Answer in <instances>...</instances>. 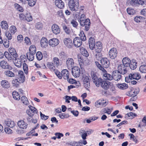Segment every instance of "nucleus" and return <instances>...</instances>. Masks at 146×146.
Listing matches in <instances>:
<instances>
[{"label": "nucleus", "mask_w": 146, "mask_h": 146, "mask_svg": "<svg viewBox=\"0 0 146 146\" xmlns=\"http://www.w3.org/2000/svg\"><path fill=\"white\" fill-rule=\"evenodd\" d=\"M55 3L56 6L60 9H63L64 7V3L61 0H56Z\"/></svg>", "instance_id": "obj_22"}, {"label": "nucleus", "mask_w": 146, "mask_h": 146, "mask_svg": "<svg viewBox=\"0 0 146 146\" xmlns=\"http://www.w3.org/2000/svg\"><path fill=\"white\" fill-rule=\"evenodd\" d=\"M94 49L95 51L102 52V44L100 41L97 42L96 43Z\"/></svg>", "instance_id": "obj_17"}, {"label": "nucleus", "mask_w": 146, "mask_h": 146, "mask_svg": "<svg viewBox=\"0 0 146 146\" xmlns=\"http://www.w3.org/2000/svg\"><path fill=\"white\" fill-rule=\"evenodd\" d=\"M66 64L68 69H71L74 66V62L73 59L70 58H68L66 60Z\"/></svg>", "instance_id": "obj_12"}, {"label": "nucleus", "mask_w": 146, "mask_h": 146, "mask_svg": "<svg viewBox=\"0 0 146 146\" xmlns=\"http://www.w3.org/2000/svg\"><path fill=\"white\" fill-rule=\"evenodd\" d=\"M130 4L133 7H137L140 5H143L145 3L144 1L141 0H131Z\"/></svg>", "instance_id": "obj_8"}, {"label": "nucleus", "mask_w": 146, "mask_h": 146, "mask_svg": "<svg viewBox=\"0 0 146 146\" xmlns=\"http://www.w3.org/2000/svg\"><path fill=\"white\" fill-rule=\"evenodd\" d=\"M4 54L6 58L8 60H11L13 59V56L11 54L7 52H5Z\"/></svg>", "instance_id": "obj_50"}, {"label": "nucleus", "mask_w": 146, "mask_h": 146, "mask_svg": "<svg viewBox=\"0 0 146 146\" xmlns=\"http://www.w3.org/2000/svg\"><path fill=\"white\" fill-rule=\"evenodd\" d=\"M37 129V127H35L31 131L27 133L26 134V135L28 136L32 135L33 136V135H34L35 132V129Z\"/></svg>", "instance_id": "obj_61"}, {"label": "nucleus", "mask_w": 146, "mask_h": 146, "mask_svg": "<svg viewBox=\"0 0 146 146\" xmlns=\"http://www.w3.org/2000/svg\"><path fill=\"white\" fill-rule=\"evenodd\" d=\"M27 115H25L24 118V120L25 121H27L28 122H32L34 123H36L37 122V120L34 119L33 116L34 115L33 113L30 112V111H27Z\"/></svg>", "instance_id": "obj_6"}, {"label": "nucleus", "mask_w": 146, "mask_h": 146, "mask_svg": "<svg viewBox=\"0 0 146 146\" xmlns=\"http://www.w3.org/2000/svg\"><path fill=\"white\" fill-rule=\"evenodd\" d=\"M23 70L25 73L27 74L28 71V68L27 65L25 63H24L23 64Z\"/></svg>", "instance_id": "obj_59"}, {"label": "nucleus", "mask_w": 146, "mask_h": 146, "mask_svg": "<svg viewBox=\"0 0 146 146\" xmlns=\"http://www.w3.org/2000/svg\"><path fill=\"white\" fill-rule=\"evenodd\" d=\"M79 3L76 0H70L68 2V6L72 11H77L78 9Z\"/></svg>", "instance_id": "obj_5"}, {"label": "nucleus", "mask_w": 146, "mask_h": 146, "mask_svg": "<svg viewBox=\"0 0 146 146\" xmlns=\"http://www.w3.org/2000/svg\"><path fill=\"white\" fill-rule=\"evenodd\" d=\"M137 64L135 60H133L129 64V68L131 70L135 69L137 67Z\"/></svg>", "instance_id": "obj_26"}, {"label": "nucleus", "mask_w": 146, "mask_h": 146, "mask_svg": "<svg viewBox=\"0 0 146 146\" xmlns=\"http://www.w3.org/2000/svg\"><path fill=\"white\" fill-rule=\"evenodd\" d=\"M9 52L11 55L15 58H17L18 56V54H17L15 50L13 48H9Z\"/></svg>", "instance_id": "obj_27"}, {"label": "nucleus", "mask_w": 146, "mask_h": 146, "mask_svg": "<svg viewBox=\"0 0 146 146\" xmlns=\"http://www.w3.org/2000/svg\"><path fill=\"white\" fill-rule=\"evenodd\" d=\"M94 54L95 58L98 60H100L102 56L101 52H98L97 51H95V52L94 53Z\"/></svg>", "instance_id": "obj_30"}, {"label": "nucleus", "mask_w": 146, "mask_h": 146, "mask_svg": "<svg viewBox=\"0 0 146 146\" xmlns=\"http://www.w3.org/2000/svg\"><path fill=\"white\" fill-rule=\"evenodd\" d=\"M69 144L72 146H83L82 143L79 141H74L72 142H70Z\"/></svg>", "instance_id": "obj_43"}, {"label": "nucleus", "mask_w": 146, "mask_h": 146, "mask_svg": "<svg viewBox=\"0 0 146 146\" xmlns=\"http://www.w3.org/2000/svg\"><path fill=\"white\" fill-rule=\"evenodd\" d=\"M131 61L127 57H125L123 58L122 60V64H124L125 66H127L129 68V64Z\"/></svg>", "instance_id": "obj_25"}, {"label": "nucleus", "mask_w": 146, "mask_h": 146, "mask_svg": "<svg viewBox=\"0 0 146 146\" xmlns=\"http://www.w3.org/2000/svg\"><path fill=\"white\" fill-rule=\"evenodd\" d=\"M80 38L83 41H85L86 40V38L84 31H81L79 35Z\"/></svg>", "instance_id": "obj_37"}, {"label": "nucleus", "mask_w": 146, "mask_h": 146, "mask_svg": "<svg viewBox=\"0 0 146 146\" xmlns=\"http://www.w3.org/2000/svg\"><path fill=\"white\" fill-rule=\"evenodd\" d=\"M62 77L64 79L66 80L69 78V74L68 71L66 69L63 70L62 71Z\"/></svg>", "instance_id": "obj_21"}, {"label": "nucleus", "mask_w": 146, "mask_h": 146, "mask_svg": "<svg viewBox=\"0 0 146 146\" xmlns=\"http://www.w3.org/2000/svg\"><path fill=\"white\" fill-rule=\"evenodd\" d=\"M22 63L21 60L20 59L15 58L14 64L16 66L19 68L21 67L22 66Z\"/></svg>", "instance_id": "obj_29"}, {"label": "nucleus", "mask_w": 146, "mask_h": 146, "mask_svg": "<svg viewBox=\"0 0 146 146\" xmlns=\"http://www.w3.org/2000/svg\"><path fill=\"white\" fill-rule=\"evenodd\" d=\"M40 114L41 118L42 119L45 120H47L48 118V116H46L44 114H43L41 112H40Z\"/></svg>", "instance_id": "obj_64"}, {"label": "nucleus", "mask_w": 146, "mask_h": 146, "mask_svg": "<svg viewBox=\"0 0 146 146\" xmlns=\"http://www.w3.org/2000/svg\"><path fill=\"white\" fill-rule=\"evenodd\" d=\"M80 19V25L82 27H84V29L86 31H88L90 26V19Z\"/></svg>", "instance_id": "obj_4"}, {"label": "nucleus", "mask_w": 146, "mask_h": 146, "mask_svg": "<svg viewBox=\"0 0 146 146\" xmlns=\"http://www.w3.org/2000/svg\"><path fill=\"white\" fill-rule=\"evenodd\" d=\"M139 88H137L135 89L134 91L131 90L130 92H132L131 94H133V97H135L139 94Z\"/></svg>", "instance_id": "obj_55"}, {"label": "nucleus", "mask_w": 146, "mask_h": 146, "mask_svg": "<svg viewBox=\"0 0 146 146\" xmlns=\"http://www.w3.org/2000/svg\"><path fill=\"white\" fill-rule=\"evenodd\" d=\"M139 70L142 73H146V65H141L139 67Z\"/></svg>", "instance_id": "obj_52"}, {"label": "nucleus", "mask_w": 146, "mask_h": 146, "mask_svg": "<svg viewBox=\"0 0 146 146\" xmlns=\"http://www.w3.org/2000/svg\"><path fill=\"white\" fill-rule=\"evenodd\" d=\"M64 44L68 48H72L73 44L72 40L70 38H65L64 40Z\"/></svg>", "instance_id": "obj_16"}, {"label": "nucleus", "mask_w": 146, "mask_h": 146, "mask_svg": "<svg viewBox=\"0 0 146 146\" xmlns=\"http://www.w3.org/2000/svg\"><path fill=\"white\" fill-rule=\"evenodd\" d=\"M129 68L128 67L121 64L118 65L117 70L122 74L123 75L127 72Z\"/></svg>", "instance_id": "obj_7"}, {"label": "nucleus", "mask_w": 146, "mask_h": 146, "mask_svg": "<svg viewBox=\"0 0 146 146\" xmlns=\"http://www.w3.org/2000/svg\"><path fill=\"white\" fill-rule=\"evenodd\" d=\"M82 79L83 81L84 87L87 89L89 88L90 86V85L88 77L85 75H83Z\"/></svg>", "instance_id": "obj_10"}, {"label": "nucleus", "mask_w": 146, "mask_h": 146, "mask_svg": "<svg viewBox=\"0 0 146 146\" xmlns=\"http://www.w3.org/2000/svg\"><path fill=\"white\" fill-rule=\"evenodd\" d=\"M37 59L38 60H41L42 58L43 55L41 52H38L36 54Z\"/></svg>", "instance_id": "obj_53"}, {"label": "nucleus", "mask_w": 146, "mask_h": 146, "mask_svg": "<svg viewBox=\"0 0 146 146\" xmlns=\"http://www.w3.org/2000/svg\"><path fill=\"white\" fill-rule=\"evenodd\" d=\"M29 5L30 6H33L36 3V0H27Z\"/></svg>", "instance_id": "obj_57"}, {"label": "nucleus", "mask_w": 146, "mask_h": 146, "mask_svg": "<svg viewBox=\"0 0 146 146\" xmlns=\"http://www.w3.org/2000/svg\"><path fill=\"white\" fill-rule=\"evenodd\" d=\"M4 74L6 76L10 77H14L15 76V74L12 71L8 70L4 72Z\"/></svg>", "instance_id": "obj_36"}, {"label": "nucleus", "mask_w": 146, "mask_h": 146, "mask_svg": "<svg viewBox=\"0 0 146 146\" xmlns=\"http://www.w3.org/2000/svg\"><path fill=\"white\" fill-rule=\"evenodd\" d=\"M127 11L128 14L130 15H135L136 13L135 10L129 8H127Z\"/></svg>", "instance_id": "obj_49"}, {"label": "nucleus", "mask_w": 146, "mask_h": 146, "mask_svg": "<svg viewBox=\"0 0 146 146\" xmlns=\"http://www.w3.org/2000/svg\"><path fill=\"white\" fill-rule=\"evenodd\" d=\"M101 64H100L98 62L96 61L95 63L98 68L101 70L104 74L107 73L106 70L104 68H108L110 65V62L109 60L106 58H102L100 60Z\"/></svg>", "instance_id": "obj_1"}, {"label": "nucleus", "mask_w": 146, "mask_h": 146, "mask_svg": "<svg viewBox=\"0 0 146 146\" xmlns=\"http://www.w3.org/2000/svg\"><path fill=\"white\" fill-rule=\"evenodd\" d=\"M103 80L101 78H98L96 80L95 82L94 81L93 82L97 87H99Z\"/></svg>", "instance_id": "obj_35"}, {"label": "nucleus", "mask_w": 146, "mask_h": 146, "mask_svg": "<svg viewBox=\"0 0 146 146\" xmlns=\"http://www.w3.org/2000/svg\"><path fill=\"white\" fill-rule=\"evenodd\" d=\"M117 51L115 48H111L109 52V57L111 59H114L117 57Z\"/></svg>", "instance_id": "obj_11"}, {"label": "nucleus", "mask_w": 146, "mask_h": 146, "mask_svg": "<svg viewBox=\"0 0 146 146\" xmlns=\"http://www.w3.org/2000/svg\"><path fill=\"white\" fill-rule=\"evenodd\" d=\"M25 77L24 75L23 72L21 70L19 71L18 75L16 77V78L12 81V83L13 86L17 87L19 84L23 83L25 82Z\"/></svg>", "instance_id": "obj_3"}, {"label": "nucleus", "mask_w": 146, "mask_h": 146, "mask_svg": "<svg viewBox=\"0 0 146 146\" xmlns=\"http://www.w3.org/2000/svg\"><path fill=\"white\" fill-rule=\"evenodd\" d=\"M36 48L34 45H31L29 48V52L35 54L36 53Z\"/></svg>", "instance_id": "obj_46"}, {"label": "nucleus", "mask_w": 146, "mask_h": 146, "mask_svg": "<svg viewBox=\"0 0 146 146\" xmlns=\"http://www.w3.org/2000/svg\"><path fill=\"white\" fill-rule=\"evenodd\" d=\"M90 75L91 77L93 82L94 81L95 82L96 80V79L98 78L97 76V73L94 71H91Z\"/></svg>", "instance_id": "obj_32"}, {"label": "nucleus", "mask_w": 146, "mask_h": 146, "mask_svg": "<svg viewBox=\"0 0 146 146\" xmlns=\"http://www.w3.org/2000/svg\"><path fill=\"white\" fill-rule=\"evenodd\" d=\"M35 54L29 52L27 54V57L28 60L30 61H32L34 60Z\"/></svg>", "instance_id": "obj_41"}, {"label": "nucleus", "mask_w": 146, "mask_h": 146, "mask_svg": "<svg viewBox=\"0 0 146 146\" xmlns=\"http://www.w3.org/2000/svg\"><path fill=\"white\" fill-rule=\"evenodd\" d=\"M117 86L121 89L125 90L128 88V85L125 83L117 84Z\"/></svg>", "instance_id": "obj_38"}, {"label": "nucleus", "mask_w": 146, "mask_h": 146, "mask_svg": "<svg viewBox=\"0 0 146 146\" xmlns=\"http://www.w3.org/2000/svg\"><path fill=\"white\" fill-rule=\"evenodd\" d=\"M79 37H76L74 38L73 41V43L74 46L76 47H80L82 44V41Z\"/></svg>", "instance_id": "obj_14"}, {"label": "nucleus", "mask_w": 146, "mask_h": 146, "mask_svg": "<svg viewBox=\"0 0 146 146\" xmlns=\"http://www.w3.org/2000/svg\"><path fill=\"white\" fill-rule=\"evenodd\" d=\"M63 29L65 31L66 33L67 34H70L71 31L68 27H67L65 25H64L63 26Z\"/></svg>", "instance_id": "obj_54"}, {"label": "nucleus", "mask_w": 146, "mask_h": 146, "mask_svg": "<svg viewBox=\"0 0 146 146\" xmlns=\"http://www.w3.org/2000/svg\"><path fill=\"white\" fill-rule=\"evenodd\" d=\"M5 34L8 40H10L12 39V36L11 34L10 33L9 31L5 32Z\"/></svg>", "instance_id": "obj_62"}, {"label": "nucleus", "mask_w": 146, "mask_h": 146, "mask_svg": "<svg viewBox=\"0 0 146 146\" xmlns=\"http://www.w3.org/2000/svg\"><path fill=\"white\" fill-rule=\"evenodd\" d=\"M59 41L56 38H53L50 39L48 41L49 45L52 47H54L57 46L59 43Z\"/></svg>", "instance_id": "obj_15"}, {"label": "nucleus", "mask_w": 146, "mask_h": 146, "mask_svg": "<svg viewBox=\"0 0 146 146\" xmlns=\"http://www.w3.org/2000/svg\"><path fill=\"white\" fill-rule=\"evenodd\" d=\"M72 73L75 77H79L81 74L80 68L78 66H74L72 68Z\"/></svg>", "instance_id": "obj_9"}, {"label": "nucleus", "mask_w": 146, "mask_h": 146, "mask_svg": "<svg viewBox=\"0 0 146 146\" xmlns=\"http://www.w3.org/2000/svg\"><path fill=\"white\" fill-rule=\"evenodd\" d=\"M52 29L53 33L56 35L59 34L60 31L59 27L57 25H53L52 27Z\"/></svg>", "instance_id": "obj_19"}, {"label": "nucleus", "mask_w": 146, "mask_h": 146, "mask_svg": "<svg viewBox=\"0 0 146 146\" xmlns=\"http://www.w3.org/2000/svg\"><path fill=\"white\" fill-rule=\"evenodd\" d=\"M22 103L25 105H27L29 104V102L27 98L25 96H23L21 98Z\"/></svg>", "instance_id": "obj_48"}, {"label": "nucleus", "mask_w": 146, "mask_h": 146, "mask_svg": "<svg viewBox=\"0 0 146 146\" xmlns=\"http://www.w3.org/2000/svg\"><path fill=\"white\" fill-rule=\"evenodd\" d=\"M106 102L104 100H99L96 102L95 105L96 107H99L100 106L104 105Z\"/></svg>", "instance_id": "obj_34"}, {"label": "nucleus", "mask_w": 146, "mask_h": 146, "mask_svg": "<svg viewBox=\"0 0 146 146\" xmlns=\"http://www.w3.org/2000/svg\"><path fill=\"white\" fill-rule=\"evenodd\" d=\"M81 51L82 54L84 56L86 57H88L89 56V54L88 52L86 49L84 48H82Z\"/></svg>", "instance_id": "obj_51"}, {"label": "nucleus", "mask_w": 146, "mask_h": 146, "mask_svg": "<svg viewBox=\"0 0 146 146\" xmlns=\"http://www.w3.org/2000/svg\"><path fill=\"white\" fill-rule=\"evenodd\" d=\"M53 62L54 65L56 67H58L59 65V60L58 58H54Z\"/></svg>", "instance_id": "obj_44"}, {"label": "nucleus", "mask_w": 146, "mask_h": 146, "mask_svg": "<svg viewBox=\"0 0 146 146\" xmlns=\"http://www.w3.org/2000/svg\"><path fill=\"white\" fill-rule=\"evenodd\" d=\"M3 44L4 46L6 48H8L9 46V41L7 39L4 40L3 41Z\"/></svg>", "instance_id": "obj_60"}, {"label": "nucleus", "mask_w": 146, "mask_h": 146, "mask_svg": "<svg viewBox=\"0 0 146 146\" xmlns=\"http://www.w3.org/2000/svg\"><path fill=\"white\" fill-rule=\"evenodd\" d=\"M111 83L108 81L103 80L100 86L105 90H107L108 89L109 86L110 85Z\"/></svg>", "instance_id": "obj_23"}, {"label": "nucleus", "mask_w": 146, "mask_h": 146, "mask_svg": "<svg viewBox=\"0 0 146 146\" xmlns=\"http://www.w3.org/2000/svg\"><path fill=\"white\" fill-rule=\"evenodd\" d=\"M9 30L10 31L11 33L13 34H14L17 31V29L15 26H11L10 27Z\"/></svg>", "instance_id": "obj_56"}, {"label": "nucleus", "mask_w": 146, "mask_h": 146, "mask_svg": "<svg viewBox=\"0 0 146 146\" xmlns=\"http://www.w3.org/2000/svg\"><path fill=\"white\" fill-rule=\"evenodd\" d=\"M1 85L2 87L4 88L8 89L9 88L10 84L7 80H3L1 82Z\"/></svg>", "instance_id": "obj_24"}, {"label": "nucleus", "mask_w": 146, "mask_h": 146, "mask_svg": "<svg viewBox=\"0 0 146 146\" xmlns=\"http://www.w3.org/2000/svg\"><path fill=\"white\" fill-rule=\"evenodd\" d=\"M5 124L7 125L11 128H13L15 125V122L10 120H9L8 121L5 122Z\"/></svg>", "instance_id": "obj_31"}, {"label": "nucleus", "mask_w": 146, "mask_h": 146, "mask_svg": "<svg viewBox=\"0 0 146 146\" xmlns=\"http://www.w3.org/2000/svg\"><path fill=\"white\" fill-rule=\"evenodd\" d=\"M121 74H122L117 70H115L113 71L112 75L108 73H104L103 74V76L105 78H104L105 79L111 80L113 79L115 80L118 81L121 78Z\"/></svg>", "instance_id": "obj_2"}, {"label": "nucleus", "mask_w": 146, "mask_h": 146, "mask_svg": "<svg viewBox=\"0 0 146 146\" xmlns=\"http://www.w3.org/2000/svg\"><path fill=\"white\" fill-rule=\"evenodd\" d=\"M54 72L56 76L59 79H61L62 78V72L60 73V72L57 69L54 70Z\"/></svg>", "instance_id": "obj_58"}, {"label": "nucleus", "mask_w": 146, "mask_h": 146, "mask_svg": "<svg viewBox=\"0 0 146 146\" xmlns=\"http://www.w3.org/2000/svg\"><path fill=\"white\" fill-rule=\"evenodd\" d=\"M1 66L3 69H9V65L6 61L5 60L1 61L0 63Z\"/></svg>", "instance_id": "obj_28"}, {"label": "nucleus", "mask_w": 146, "mask_h": 146, "mask_svg": "<svg viewBox=\"0 0 146 146\" xmlns=\"http://www.w3.org/2000/svg\"><path fill=\"white\" fill-rule=\"evenodd\" d=\"M17 124L21 129H25L27 127L28 124L23 120H21L18 121Z\"/></svg>", "instance_id": "obj_18"}, {"label": "nucleus", "mask_w": 146, "mask_h": 146, "mask_svg": "<svg viewBox=\"0 0 146 146\" xmlns=\"http://www.w3.org/2000/svg\"><path fill=\"white\" fill-rule=\"evenodd\" d=\"M47 67L51 70L52 71L54 72V70H55V66L54 65L53 63L51 62H48L47 64Z\"/></svg>", "instance_id": "obj_39"}, {"label": "nucleus", "mask_w": 146, "mask_h": 146, "mask_svg": "<svg viewBox=\"0 0 146 146\" xmlns=\"http://www.w3.org/2000/svg\"><path fill=\"white\" fill-rule=\"evenodd\" d=\"M59 56L60 58L63 60L67 58L68 55L65 52H62L59 53Z\"/></svg>", "instance_id": "obj_40"}, {"label": "nucleus", "mask_w": 146, "mask_h": 146, "mask_svg": "<svg viewBox=\"0 0 146 146\" xmlns=\"http://www.w3.org/2000/svg\"><path fill=\"white\" fill-rule=\"evenodd\" d=\"M48 41L46 38L45 37L42 38L40 41V44L42 47L46 48L48 45Z\"/></svg>", "instance_id": "obj_20"}, {"label": "nucleus", "mask_w": 146, "mask_h": 146, "mask_svg": "<svg viewBox=\"0 0 146 146\" xmlns=\"http://www.w3.org/2000/svg\"><path fill=\"white\" fill-rule=\"evenodd\" d=\"M1 26L3 29H4L5 30L7 29L8 28V25L6 21H2L1 23Z\"/></svg>", "instance_id": "obj_42"}, {"label": "nucleus", "mask_w": 146, "mask_h": 146, "mask_svg": "<svg viewBox=\"0 0 146 146\" xmlns=\"http://www.w3.org/2000/svg\"><path fill=\"white\" fill-rule=\"evenodd\" d=\"M29 110L30 112L32 113L33 114L35 113H37L38 111L37 109L34 107H33L31 106H29ZM27 111H29L27 110Z\"/></svg>", "instance_id": "obj_47"}, {"label": "nucleus", "mask_w": 146, "mask_h": 146, "mask_svg": "<svg viewBox=\"0 0 146 146\" xmlns=\"http://www.w3.org/2000/svg\"><path fill=\"white\" fill-rule=\"evenodd\" d=\"M71 24L75 28H77L78 25V23L74 19L72 20L71 22Z\"/></svg>", "instance_id": "obj_63"}, {"label": "nucleus", "mask_w": 146, "mask_h": 146, "mask_svg": "<svg viewBox=\"0 0 146 146\" xmlns=\"http://www.w3.org/2000/svg\"><path fill=\"white\" fill-rule=\"evenodd\" d=\"M137 116L136 114L135 113L131 112L129 113H128L125 115V118H127L128 117H130V119H132Z\"/></svg>", "instance_id": "obj_45"}, {"label": "nucleus", "mask_w": 146, "mask_h": 146, "mask_svg": "<svg viewBox=\"0 0 146 146\" xmlns=\"http://www.w3.org/2000/svg\"><path fill=\"white\" fill-rule=\"evenodd\" d=\"M96 43L95 39L94 37H91L89 38L88 40L89 46L91 50H93L94 49Z\"/></svg>", "instance_id": "obj_13"}, {"label": "nucleus", "mask_w": 146, "mask_h": 146, "mask_svg": "<svg viewBox=\"0 0 146 146\" xmlns=\"http://www.w3.org/2000/svg\"><path fill=\"white\" fill-rule=\"evenodd\" d=\"M13 98L16 100H19L20 99V96L18 92L16 91H13L12 93Z\"/></svg>", "instance_id": "obj_33"}]
</instances>
